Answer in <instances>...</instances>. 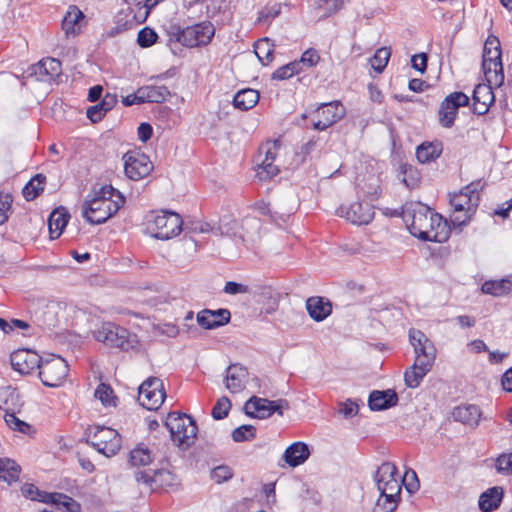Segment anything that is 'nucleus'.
<instances>
[{"mask_svg":"<svg viewBox=\"0 0 512 512\" xmlns=\"http://www.w3.org/2000/svg\"><path fill=\"white\" fill-rule=\"evenodd\" d=\"M482 69L487 82L497 87L501 86L504 82L501 50L483 52Z\"/></svg>","mask_w":512,"mask_h":512,"instance_id":"nucleus-15","label":"nucleus"},{"mask_svg":"<svg viewBox=\"0 0 512 512\" xmlns=\"http://www.w3.org/2000/svg\"><path fill=\"white\" fill-rule=\"evenodd\" d=\"M390 50L386 47L378 49L370 59L371 67L378 73H381L387 66L390 58Z\"/></svg>","mask_w":512,"mask_h":512,"instance_id":"nucleus-48","label":"nucleus"},{"mask_svg":"<svg viewBox=\"0 0 512 512\" xmlns=\"http://www.w3.org/2000/svg\"><path fill=\"white\" fill-rule=\"evenodd\" d=\"M280 143L279 141L267 142L262 145L259 149V153L264 154L265 157L261 161L260 170L257 172L258 177L262 181L269 180L273 176L279 173V169L276 165L273 164L274 160L277 156V151L279 149Z\"/></svg>","mask_w":512,"mask_h":512,"instance_id":"nucleus-18","label":"nucleus"},{"mask_svg":"<svg viewBox=\"0 0 512 512\" xmlns=\"http://www.w3.org/2000/svg\"><path fill=\"white\" fill-rule=\"evenodd\" d=\"M320 60V56L314 48L307 49L301 56L300 60V66L306 65L307 67H313L315 66Z\"/></svg>","mask_w":512,"mask_h":512,"instance_id":"nucleus-60","label":"nucleus"},{"mask_svg":"<svg viewBox=\"0 0 512 512\" xmlns=\"http://www.w3.org/2000/svg\"><path fill=\"white\" fill-rule=\"evenodd\" d=\"M281 13V5L275 3L272 6H266L259 11L257 22L269 23L271 20L279 16Z\"/></svg>","mask_w":512,"mask_h":512,"instance_id":"nucleus-54","label":"nucleus"},{"mask_svg":"<svg viewBox=\"0 0 512 512\" xmlns=\"http://www.w3.org/2000/svg\"><path fill=\"white\" fill-rule=\"evenodd\" d=\"M22 494L33 501L55 505L58 511L80 512L81 505L72 497L63 493H48L39 490L34 484L26 483L21 488Z\"/></svg>","mask_w":512,"mask_h":512,"instance_id":"nucleus-6","label":"nucleus"},{"mask_svg":"<svg viewBox=\"0 0 512 512\" xmlns=\"http://www.w3.org/2000/svg\"><path fill=\"white\" fill-rule=\"evenodd\" d=\"M28 72L29 76L35 77L37 81L50 83L61 75L62 64L56 58L47 57L31 65Z\"/></svg>","mask_w":512,"mask_h":512,"instance_id":"nucleus-17","label":"nucleus"},{"mask_svg":"<svg viewBox=\"0 0 512 512\" xmlns=\"http://www.w3.org/2000/svg\"><path fill=\"white\" fill-rule=\"evenodd\" d=\"M158 35L154 29L150 27L142 28L137 35V43L142 48H147L156 43Z\"/></svg>","mask_w":512,"mask_h":512,"instance_id":"nucleus-53","label":"nucleus"},{"mask_svg":"<svg viewBox=\"0 0 512 512\" xmlns=\"http://www.w3.org/2000/svg\"><path fill=\"white\" fill-rule=\"evenodd\" d=\"M95 397L106 407H115L117 397L109 384L100 383L95 390Z\"/></svg>","mask_w":512,"mask_h":512,"instance_id":"nucleus-42","label":"nucleus"},{"mask_svg":"<svg viewBox=\"0 0 512 512\" xmlns=\"http://www.w3.org/2000/svg\"><path fill=\"white\" fill-rule=\"evenodd\" d=\"M164 474L169 475L168 472L162 470L154 471V476H152L147 471H136L134 474L135 480L137 483H143L148 486H151L153 482H155V477L162 476Z\"/></svg>","mask_w":512,"mask_h":512,"instance_id":"nucleus-58","label":"nucleus"},{"mask_svg":"<svg viewBox=\"0 0 512 512\" xmlns=\"http://www.w3.org/2000/svg\"><path fill=\"white\" fill-rule=\"evenodd\" d=\"M289 404L285 399L268 400L257 396L250 397L245 405V414L250 418L267 419L274 413L283 415V409H288Z\"/></svg>","mask_w":512,"mask_h":512,"instance_id":"nucleus-8","label":"nucleus"},{"mask_svg":"<svg viewBox=\"0 0 512 512\" xmlns=\"http://www.w3.org/2000/svg\"><path fill=\"white\" fill-rule=\"evenodd\" d=\"M401 500L400 495L394 494H381L375 503L372 512H394Z\"/></svg>","mask_w":512,"mask_h":512,"instance_id":"nucleus-41","label":"nucleus"},{"mask_svg":"<svg viewBox=\"0 0 512 512\" xmlns=\"http://www.w3.org/2000/svg\"><path fill=\"white\" fill-rule=\"evenodd\" d=\"M469 104V97L463 92H453L449 94L440 104L439 123L445 128H451L454 125L455 118L460 107Z\"/></svg>","mask_w":512,"mask_h":512,"instance_id":"nucleus-13","label":"nucleus"},{"mask_svg":"<svg viewBox=\"0 0 512 512\" xmlns=\"http://www.w3.org/2000/svg\"><path fill=\"white\" fill-rule=\"evenodd\" d=\"M492 85L489 82L487 84L480 83L475 86L473 90L472 99L473 101H482L484 103L492 104L495 100Z\"/></svg>","mask_w":512,"mask_h":512,"instance_id":"nucleus-43","label":"nucleus"},{"mask_svg":"<svg viewBox=\"0 0 512 512\" xmlns=\"http://www.w3.org/2000/svg\"><path fill=\"white\" fill-rule=\"evenodd\" d=\"M374 479L381 494H401V478L398 475V469L394 463H382L376 470Z\"/></svg>","mask_w":512,"mask_h":512,"instance_id":"nucleus-12","label":"nucleus"},{"mask_svg":"<svg viewBox=\"0 0 512 512\" xmlns=\"http://www.w3.org/2000/svg\"><path fill=\"white\" fill-rule=\"evenodd\" d=\"M10 361L15 371L26 375L39 368L42 357L30 349H19L11 353Z\"/></svg>","mask_w":512,"mask_h":512,"instance_id":"nucleus-16","label":"nucleus"},{"mask_svg":"<svg viewBox=\"0 0 512 512\" xmlns=\"http://www.w3.org/2000/svg\"><path fill=\"white\" fill-rule=\"evenodd\" d=\"M231 401L228 397L222 396L219 398L212 408L211 415L215 420H222L228 416V413L231 409Z\"/></svg>","mask_w":512,"mask_h":512,"instance_id":"nucleus-51","label":"nucleus"},{"mask_svg":"<svg viewBox=\"0 0 512 512\" xmlns=\"http://www.w3.org/2000/svg\"><path fill=\"white\" fill-rule=\"evenodd\" d=\"M166 397L163 382L157 377H150L139 387L138 400L148 410H156Z\"/></svg>","mask_w":512,"mask_h":512,"instance_id":"nucleus-11","label":"nucleus"},{"mask_svg":"<svg viewBox=\"0 0 512 512\" xmlns=\"http://www.w3.org/2000/svg\"><path fill=\"white\" fill-rule=\"evenodd\" d=\"M403 220L409 232L422 241L443 243L449 238V229L442 216L421 202H410L402 207Z\"/></svg>","mask_w":512,"mask_h":512,"instance_id":"nucleus-1","label":"nucleus"},{"mask_svg":"<svg viewBox=\"0 0 512 512\" xmlns=\"http://www.w3.org/2000/svg\"><path fill=\"white\" fill-rule=\"evenodd\" d=\"M398 395L392 389L374 390L368 398V406L372 411L386 410L398 403Z\"/></svg>","mask_w":512,"mask_h":512,"instance_id":"nucleus-22","label":"nucleus"},{"mask_svg":"<svg viewBox=\"0 0 512 512\" xmlns=\"http://www.w3.org/2000/svg\"><path fill=\"white\" fill-rule=\"evenodd\" d=\"M428 56L426 53L413 55L411 58L412 67L420 73L427 69Z\"/></svg>","mask_w":512,"mask_h":512,"instance_id":"nucleus-62","label":"nucleus"},{"mask_svg":"<svg viewBox=\"0 0 512 512\" xmlns=\"http://www.w3.org/2000/svg\"><path fill=\"white\" fill-rule=\"evenodd\" d=\"M231 313L228 309H204L197 314V322L204 329H215L230 322Z\"/></svg>","mask_w":512,"mask_h":512,"instance_id":"nucleus-20","label":"nucleus"},{"mask_svg":"<svg viewBox=\"0 0 512 512\" xmlns=\"http://www.w3.org/2000/svg\"><path fill=\"white\" fill-rule=\"evenodd\" d=\"M183 221L179 214L175 212L163 211L155 215L149 223V228L153 231V236L159 240H168L177 235L182 230Z\"/></svg>","mask_w":512,"mask_h":512,"instance_id":"nucleus-10","label":"nucleus"},{"mask_svg":"<svg viewBox=\"0 0 512 512\" xmlns=\"http://www.w3.org/2000/svg\"><path fill=\"white\" fill-rule=\"evenodd\" d=\"M233 476L231 468L227 465H219L211 471V478L220 484L230 480Z\"/></svg>","mask_w":512,"mask_h":512,"instance_id":"nucleus-56","label":"nucleus"},{"mask_svg":"<svg viewBox=\"0 0 512 512\" xmlns=\"http://www.w3.org/2000/svg\"><path fill=\"white\" fill-rule=\"evenodd\" d=\"M46 184V176L43 174L34 175L22 189V195L27 201L35 200L43 191Z\"/></svg>","mask_w":512,"mask_h":512,"instance_id":"nucleus-36","label":"nucleus"},{"mask_svg":"<svg viewBox=\"0 0 512 512\" xmlns=\"http://www.w3.org/2000/svg\"><path fill=\"white\" fill-rule=\"evenodd\" d=\"M344 0H318L316 9L323 11L320 19L330 17L342 9Z\"/></svg>","mask_w":512,"mask_h":512,"instance_id":"nucleus-44","label":"nucleus"},{"mask_svg":"<svg viewBox=\"0 0 512 512\" xmlns=\"http://www.w3.org/2000/svg\"><path fill=\"white\" fill-rule=\"evenodd\" d=\"M306 310L309 316L316 322H321L332 313V303L321 296H312L306 300Z\"/></svg>","mask_w":512,"mask_h":512,"instance_id":"nucleus-23","label":"nucleus"},{"mask_svg":"<svg viewBox=\"0 0 512 512\" xmlns=\"http://www.w3.org/2000/svg\"><path fill=\"white\" fill-rule=\"evenodd\" d=\"M427 374L428 372L422 371L419 368L414 369V366L412 365L410 369L406 370L404 373L406 386L409 388H417Z\"/></svg>","mask_w":512,"mask_h":512,"instance_id":"nucleus-50","label":"nucleus"},{"mask_svg":"<svg viewBox=\"0 0 512 512\" xmlns=\"http://www.w3.org/2000/svg\"><path fill=\"white\" fill-rule=\"evenodd\" d=\"M309 456L308 445L304 442H295L286 448L283 459L290 467H297L303 464Z\"/></svg>","mask_w":512,"mask_h":512,"instance_id":"nucleus-28","label":"nucleus"},{"mask_svg":"<svg viewBox=\"0 0 512 512\" xmlns=\"http://www.w3.org/2000/svg\"><path fill=\"white\" fill-rule=\"evenodd\" d=\"M495 467L498 473L511 475L512 474V452L502 453L496 458Z\"/></svg>","mask_w":512,"mask_h":512,"instance_id":"nucleus-55","label":"nucleus"},{"mask_svg":"<svg viewBox=\"0 0 512 512\" xmlns=\"http://www.w3.org/2000/svg\"><path fill=\"white\" fill-rule=\"evenodd\" d=\"M345 114V110L339 101L321 104L314 112L317 118L322 119L327 126H332Z\"/></svg>","mask_w":512,"mask_h":512,"instance_id":"nucleus-25","label":"nucleus"},{"mask_svg":"<svg viewBox=\"0 0 512 512\" xmlns=\"http://www.w3.org/2000/svg\"><path fill=\"white\" fill-rule=\"evenodd\" d=\"M435 359H428L424 356H416L414 361V369H421L422 371L429 372L434 364Z\"/></svg>","mask_w":512,"mask_h":512,"instance_id":"nucleus-64","label":"nucleus"},{"mask_svg":"<svg viewBox=\"0 0 512 512\" xmlns=\"http://www.w3.org/2000/svg\"><path fill=\"white\" fill-rule=\"evenodd\" d=\"M67 362L60 356L42 358L38 368V375L43 385L48 387L60 386L68 375Z\"/></svg>","mask_w":512,"mask_h":512,"instance_id":"nucleus-9","label":"nucleus"},{"mask_svg":"<svg viewBox=\"0 0 512 512\" xmlns=\"http://www.w3.org/2000/svg\"><path fill=\"white\" fill-rule=\"evenodd\" d=\"M23 402L20 393L16 388L6 386L0 388V409L5 413L11 411H20Z\"/></svg>","mask_w":512,"mask_h":512,"instance_id":"nucleus-30","label":"nucleus"},{"mask_svg":"<svg viewBox=\"0 0 512 512\" xmlns=\"http://www.w3.org/2000/svg\"><path fill=\"white\" fill-rule=\"evenodd\" d=\"M124 171L131 180H140L153 170V164L144 153L129 151L124 154Z\"/></svg>","mask_w":512,"mask_h":512,"instance_id":"nucleus-14","label":"nucleus"},{"mask_svg":"<svg viewBox=\"0 0 512 512\" xmlns=\"http://www.w3.org/2000/svg\"><path fill=\"white\" fill-rule=\"evenodd\" d=\"M92 334L98 342L124 351L134 348L137 344V336L135 334L112 322H103L98 328L93 330Z\"/></svg>","mask_w":512,"mask_h":512,"instance_id":"nucleus-5","label":"nucleus"},{"mask_svg":"<svg viewBox=\"0 0 512 512\" xmlns=\"http://www.w3.org/2000/svg\"><path fill=\"white\" fill-rule=\"evenodd\" d=\"M409 338L416 356H424L428 359L436 358V348L434 344L422 331L411 329L409 331Z\"/></svg>","mask_w":512,"mask_h":512,"instance_id":"nucleus-24","label":"nucleus"},{"mask_svg":"<svg viewBox=\"0 0 512 512\" xmlns=\"http://www.w3.org/2000/svg\"><path fill=\"white\" fill-rule=\"evenodd\" d=\"M165 426L170 432L172 441L178 447L187 449L194 444L198 428L191 416L185 413L170 412Z\"/></svg>","mask_w":512,"mask_h":512,"instance_id":"nucleus-4","label":"nucleus"},{"mask_svg":"<svg viewBox=\"0 0 512 512\" xmlns=\"http://www.w3.org/2000/svg\"><path fill=\"white\" fill-rule=\"evenodd\" d=\"M481 290L485 294L499 297L509 294L512 287L508 279L487 280L482 284Z\"/></svg>","mask_w":512,"mask_h":512,"instance_id":"nucleus-37","label":"nucleus"},{"mask_svg":"<svg viewBox=\"0 0 512 512\" xmlns=\"http://www.w3.org/2000/svg\"><path fill=\"white\" fill-rule=\"evenodd\" d=\"M116 94L106 93L102 100L87 109L86 115L93 122L97 123L117 104Z\"/></svg>","mask_w":512,"mask_h":512,"instance_id":"nucleus-29","label":"nucleus"},{"mask_svg":"<svg viewBox=\"0 0 512 512\" xmlns=\"http://www.w3.org/2000/svg\"><path fill=\"white\" fill-rule=\"evenodd\" d=\"M87 436L86 442L106 457L116 455L121 448V435L112 428L96 426Z\"/></svg>","mask_w":512,"mask_h":512,"instance_id":"nucleus-7","label":"nucleus"},{"mask_svg":"<svg viewBox=\"0 0 512 512\" xmlns=\"http://www.w3.org/2000/svg\"><path fill=\"white\" fill-rule=\"evenodd\" d=\"M124 196L111 185L88 194L82 204V217L92 225L105 223L124 205Z\"/></svg>","mask_w":512,"mask_h":512,"instance_id":"nucleus-2","label":"nucleus"},{"mask_svg":"<svg viewBox=\"0 0 512 512\" xmlns=\"http://www.w3.org/2000/svg\"><path fill=\"white\" fill-rule=\"evenodd\" d=\"M256 437V428L253 425H242L232 432V439L235 442H245L253 440Z\"/></svg>","mask_w":512,"mask_h":512,"instance_id":"nucleus-49","label":"nucleus"},{"mask_svg":"<svg viewBox=\"0 0 512 512\" xmlns=\"http://www.w3.org/2000/svg\"><path fill=\"white\" fill-rule=\"evenodd\" d=\"M443 146L440 141L424 142L416 149V157L420 163L435 161L442 153Z\"/></svg>","mask_w":512,"mask_h":512,"instance_id":"nucleus-34","label":"nucleus"},{"mask_svg":"<svg viewBox=\"0 0 512 512\" xmlns=\"http://www.w3.org/2000/svg\"><path fill=\"white\" fill-rule=\"evenodd\" d=\"M20 466L9 458H0V480L11 484L19 479Z\"/></svg>","mask_w":512,"mask_h":512,"instance_id":"nucleus-38","label":"nucleus"},{"mask_svg":"<svg viewBox=\"0 0 512 512\" xmlns=\"http://www.w3.org/2000/svg\"><path fill=\"white\" fill-rule=\"evenodd\" d=\"M341 215L352 224L367 225L374 218V207L368 202H355L347 208H340Z\"/></svg>","mask_w":512,"mask_h":512,"instance_id":"nucleus-19","label":"nucleus"},{"mask_svg":"<svg viewBox=\"0 0 512 512\" xmlns=\"http://www.w3.org/2000/svg\"><path fill=\"white\" fill-rule=\"evenodd\" d=\"M148 94V103H162L166 101L167 97L170 95V91L166 86H148L147 90Z\"/></svg>","mask_w":512,"mask_h":512,"instance_id":"nucleus-52","label":"nucleus"},{"mask_svg":"<svg viewBox=\"0 0 512 512\" xmlns=\"http://www.w3.org/2000/svg\"><path fill=\"white\" fill-rule=\"evenodd\" d=\"M85 18L84 13L76 6L71 5L62 20V29L67 35H76L80 32V22Z\"/></svg>","mask_w":512,"mask_h":512,"instance_id":"nucleus-32","label":"nucleus"},{"mask_svg":"<svg viewBox=\"0 0 512 512\" xmlns=\"http://www.w3.org/2000/svg\"><path fill=\"white\" fill-rule=\"evenodd\" d=\"M274 47V43L267 37L255 42L254 52L263 65L272 62Z\"/></svg>","mask_w":512,"mask_h":512,"instance_id":"nucleus-39","label":"nucleus"},{"mask_svg":"<svg viewBox=\"0 0 512 512\" xmlns=\"http://www.w3.org/2000/svg\"><path fill=\"white\" fill-rule=\"evenodd\" d=\"M168 34L170 40L193 48L209 44L215 34V27L210 21H202L185 28L180 25H171Z\"/></svg>","mask_w":512,"mask_h":512,"instance_id":"nucleus-3","label":"nucleus"},{"mask_svg":"<svg viewBox=\"0 0 512 512\" xmlns=\"http://www.w3.org/2000/svg\"><path fill=\"white\" fill-rule=\"evenodd\" d=\"M70 214L66 208L60 206L54 209L48 218V229L51 239H57L67 226Z\"/></svg>","mask_w":512,"mask_h":512,"instance_id":"nucleus-27","label":"nucleus"},{"mask_svg":"<svg viewBox=\"0 0 512 512\" xmlns=\"http://www.w3.org/2000/svg\"><path fill=\"white\" fill-rule=\"evenodd\" d=\"M153 460L151 451L143 444H138L129 455V462L132 466H146Z\"/></svg>","mask_w":512,"mask_h":512,"instance_id":"nucleus-40","label":"nucleus"},{"mask_svg":"<svg viewBox=\"0 0 512 512\" xmlns=\"http://www.w3.org/2000/svg\"><path fill=\"white\" fill-rule=\"evenodd\" d=\"M451 206L454 208V212H465L466 214H473L478 206H472V198L455 195L450 200Z\"/></svg>","mask_w":512,"mask_h":512,"instance_id":"nucleus-47","label":"nucleus"},{"mask_svg":"<svg viewBox=\"0 0 512 512\" xmlns=\"http://www.w3.org/2000/svg\"><path fill=\"white\" fill-rule=\"evenodd\" d=\"M502 498V487H491L480 495L479 508L483 512H491L500 506Z\"/></svg>","mask_w":512,"mask_h":512,"instance_id":"nucleus-33","label":"nucleus"},{"mask_svg":"<svg viewBox=\"0 0 512 512\" xmlns=\"http://www.w3.org/2000/svg\"><path fill=\"white\" fill-rule=\"evenodd\" d=\"M301 71L300 62L293 61L276 69L272 74L273 80H286Z\"/></svg>","mask_w":512,"mask_h":512,"instance_id":"nucleus-45","label":"nucleus"},{"mask_svg":"<svg viewBox=\"0 0 512 512\" xmlns=\"http://www.w3.org/2000/svg\"><path fill=\"white\" fill-rule=\"evenodd\" d=\"M259 101L258 91L246 88L238 91L233 98V105L235 108L247 111L252 109Z\"/></svg>","mask_w":512,"mask_h":512,"instance_id":"nucleus-35","label":"nucleus"},{"mask_svg":"<svg viewBox=\"0 0 512 512\" xmlns=\"http://www.w3.org/2000/svg\"><path fill=\"white\" fill-rule=\"evenodd\" d=\"M138 139L143 143L147 142L153 134V128L149 123L143 122L137 129Z\"/></svg>","mask_w":512,"mask_h":512,"instance_id":"nucleus-63","label":"nucleus"},{"mask_svg":"<svg viewBox=\"0 0 512 512\" xmlns=\"http://www.w3.org/2000/svg\"><path fill=\"white\" fill-rule=\"evenodd\" d=\"M452 415L456 421L476 427L479 424L481 410L476 405L458 406L454 408Z\"/></svg>","mask_w":512,"mask_h":512,"instance_id":"nucleus-31","label":"nucleus"},{"mask_svg":"<svg viewBox=\"0 0 512 512\" xmlns=\"http://www.w3.org/2000/svg\"><path fill=\"white\" fill-rule=\"evenodd\" d=\"M248 370L239 363H234L226 368L224 383L231 393H239L245 389L248 380Z\"/></svg>","mask_w":512,"mask_h":512,"instance_id":"nucleus-21","label":"nucleus"},{"mask_svg":"<svg viewBox=\"0 0 512 512\" xmlns=\"http://www.w3.org/2000/svg\"><path fill=\"white\" fill-rule=\"evenodd\" d=\"M404 485L409 493H413L419 489V480L414 470L409 469L406 471L404 477L401 479V486Z\"/></svg>","mask_w":512,"mask_h":512,"instance_id":"nucleus-57","label":"nucleus"},{"mask_svg":"<svg viewBox=\"0 0 512 512\" xmlns=\"http://www.w3.org/2000/svg\"><path fill=\"white\" fill-rule=\"evenodd\" d=\"M359 411V404L356 401L347 399L345 402L340 403L339 413L345 418H352Z\"/></svg>","mask_w":512,"mask_h":512,"instance_id":"nucleus-59","label":"nucleus"},{"mask_svg":"<svg viewBox=\"0 0 512 512\" xmlns=\"http://www.w3.org/2000/svg\"><path fill=\"white\" fill-rule=\"evenodd\" d=\"M128 7V16L134 21L136 25L142 24L146 21L150 11L157 6V1L152 0H125Z\"/></svg>","mask_w":512,"mask_h":512,"instance_id":"nucleus-26","label":"nucleus"},{"mask_svg":"<svg viewBox=\"0 0 512 512\" xmlns=\"http://www.w3.org/2000/svg\"><path fill=\"white\" fill-rule=\"evenodd\" d=\"M18 411H11L5 413L4 420L9 428L14 431H18L24 434H28L32 429V426L25 421L16 417Z\"/></svg>","mask_w":512,"mask_h":512,"instance_id":"nucleus-46","label":"nucleus"},{"mask_svg":"<svg viewBox=\"0 0 512 512\" xmlns=\"http://www.w3.org/2000/svg\"><path fill=\"white\" fill-rule=\"evenodd\" d=\"M223 291L230 295L245 294L249 292V287L238 282L228 281L225 284Z\"/></svg>","mask_w":512,"mask_h":512,"instance_id":"nucleus-61","label":"nucleus"}]
</instances>
